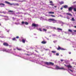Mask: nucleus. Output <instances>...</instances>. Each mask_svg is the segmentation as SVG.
I'll list each match as a JSON object with an SVG mask.
<instances>
[{
  "instance_id": "c756f323",
  "label": "nucleus",
  "mask_w": 76,
  "mask_h": 76,
  "mask_svg": "<svg viewBox=\"0 0 76 76\" xmlns=\"http://www.w3.org/2000/svg\"><path fill=\"white\" fill-rule=\"evenodd\" d=\"M56 55L57 56H59V54H58V53H57L56 54Z\"/></svg>"
},
{
  "instance_id": "cd10ccee",
  "label": "nucleus",
  "mask_w": 76,
  "mask_h": 76,
  "mask_svg": "<svg viewBox=\"0 0 76 76\" xmlns=\"http://www.w3.org/2000/svg\"><path fill=\"white\" fill-rule=\"evenodd\" d=\"M25 23V22H24V21H22V24L23 25V24H24V23Z\"/></svg>"
},
{
  "instance_id": "6ab92c4d",
  "label": "nucleus",
  "mask_w": 76,
  "mask_h": 76,
  "mask_svg": "<svg viewBox=\"0 0 76 76\" xmlns=\"http://www.w3.org/2000/svg\"><path fill=\"white\" fill-rule=\"evenodd\" d=\"M43 31H45V32H46V31H47V30L45 29L44 28H43Z\"/></svg>"
},
{
  "instance_id": "e433bc0d",
  "label": "nucleus",
  "mask_w": 76,
  "mask_h": 76,
  "mask_svg": "<svg viewBox=\"0 0 76 76\" xmlns=\"http://www.w3.org/2000/svg\"><path fill=\"white\" fill-rule=\"evenodd\" d=\"M26 54V55H27V56H30V55H29V54Z\"/></svg>"
},
{
  "instance_id": "2f4dec72",
  "label": "nucleus",
  "mask_w": 76,
  "mask_h": 76,
  "mask_svg": "<svg viewBox=\"0 0 76 76\" xmlns=\"http://www.w3.org/2000/svg\"><path fill=\"white\" fill-rule=\"evenodd\" d=\"M50 3H52V4H53V1H50Z\"/></svg>"
},
{
  "instance_id": "7c9ffc66",
  "label": "nucleus",
  "mask_w": 76,
  "mask_h": 76,
  "mask_svg": "<svg viewBox=\"0 0 76 76\" xmlns=\"http://www.w3.org/2000/svg\"><path fill=\"white\" fill-rule=\"evenodd\" d=\"M39 30L40 31H41V32L42 31V30L41 28H40L39 29Z\"/></svg>"
},
{
  "instance_id": "37998d69",
  "label": "nucleus",
  "mask_w": 76,
  "mask_h": 76,
  "mask_svg": "<svg viewBox=\"0 0 76 76\" xmlns=\"http://www.w3.org/2000/svg\"><path fill=\"white\" fill-rule=\"evenodd\" d=\"M69 53V54H71V53L70 52Z\"/></svg>"
},
{
  "instance_id": "2eb2a0df",
  "label": "nucleus",
  "mask_w": 76,
  "mask_h": 76,
  "mask_svg": "<svg viewBox=\"0 0 76 76\" xmlns=\"http://www.w3.org/2000/svg\"><path fill=\"white\" fill-rule=\"evenodd\" d=\"M49 13H50V14H54V12H49Z\"/></svg>"
},
{
  "instance_id": "aec40b11",
  "label": "nucleus",
  "mask_w": 76,
  "mask_h": 76,
  "mask_svg": "<svg viewBox=\"0 0 76 76\" xmlns=\"http://www.w3.org/2000/svg\"><path fill=\"white\" fill-rule=\"evenodd\" d=\"M0 5L1 6L2 5V6H5V4H3V3H0Z\"/></svg>"
},
{
  "instance_id": "6e6552de",
  "label": "nucleus",
  "mask_w": 76,
  "mask_h": 76,
  "mask_svg": "<svg viewBox=\"0 0 76 76\" xmlns=\"http://www.w3.org/2000/svg\"><path fill=\"white\" fill-rule=\"evenodd\" d=\"M72 9H73L72 7H69L68 8V11H69V12L72 11Z\"/></svg>"
},
{
  "instance_id": "4468645a",
  "label": "nucleus",
  "mask_w": 76,
  "mask_h": 76,
  "mask_svg": "<svg viewBox=\"0 0 76 76\" xmlns=\"http://www.w3.org/2000/svg\"><path fill=\"white\" fill-rule=\"evenodd\" d=\"M22 42L23 43H25V40L23 39L22 40Z\"/></svg>"
},
{
  "instance_id": "423d86ee",
  "label": "nucleus",
  "mask_w": 76,
  "mask_h": 76,
  "mask_svg": "<svg viewBox=\"0 0 76 76\" xmlns=\"http://www.w3.org/2000/svg\"><path fill=\"white\" fill-rule=\"evenodd\" d=\"M56 69H63L64 70H65V68H59V66H56Z\"/></svg>"
},
{
  "instance_id": "39448f33",
  "label": "nucleus",
  "mask_w": 76,
  "mask_h": 76,
  "mask_svg": "<svg viewBox=\"0 0 76 76\" xmlns=\"http://www.w3.org/2000/svg\"><path fill=\"white\" fill-rule=\"evenodd\" d=\"M58 50H65V49L61 48L60 46H58V48H57Z\"/></svg>"
},
{
  "instance_id": "5701e85b",
  "label": "nucleus",
  "mask_w": 76,
  "mask_h": 76,
  "mask_svg": "<svg viewBox=\"0 0 76 76\" xmlns=\"http://www.w3.org/2000/svg\"><path fill=\"white\" fill-rule=\"evenodd\" d=\"M8 12H11V13H12V12H13V11L12 10H9L8 11Z\"/></svg>"
},
{
  "instance_id": "c85d7f7f",
  "label": "nucleus",
  "mask_w": 76,
  "mask_h": 76,
  "mask_svg": "<svg viewBox=\"0 0 76 76\" xmlns=\"http://www.w3.org/2000/svg\"><path fill=\"white\" fill-rule=\"evenodd\" d=\"M50 5L51 6H54V4H50Z\"/></svg>"
},
{
  "instance_id": "7ed1b4c3",
  "label": "nucleus",
  "mask_w": 76,
  "mask_h": 76,
  "mask_svg": "<svg viewBox=\"0 0 76 76\" xmlns=\"http://www.w3.org/2000/svg\"><path fill=\"white\" fill-rule=\"evenodd\" d=\"M48 20L49 21H53V23H56L57 22V20L53 19V18H50L48 19Z\"/></svg>"
},
{
  "instance_id": "4c0bfd02",
  "label": "nucleus",
  "mask_w": 76,
  "mask_h": 76,
  "mask_svg": "<svg viewBox=\"0 0 76 76\" xmlns=\"http://www.w3.org/2000/svg\"><path fill=\"white\" fill-rule=\"evenodd\" d=\"M61 61H63V60L61 59Z\"/></svg>"
},
{
  "instance_id": "dca6fc26",
  "label": "nucleus",
  "mask_w": 76,
  "mask_h": 76,
  "mask_svg": "<svg viewBox=\"0 0 76 76\" xmlns=\"http://www.w3.org/2000/svg\"><path fill=\"white\" fill-rule=\"evenodd\" d=\"M50 16L53 18H56V16L55 15H50Z\"/></svg>"
},
{
  "instance_id": "9d476101",
  "label": "nucleus",
  "mask_w": 76,
  "mask_h": 76,
  "mask_svg": "<svg viewBox=\"0 0 76 76\" xmlns=\"http://www.w3.org/2000/svg\"><path fill=\"white\" fill-rule=\"evenodd\" d=\"M67 67L68 68H72V66L70 65H68L67 66Z\"/></svg>"
},
{
  "instance_id": "72a5a7b5",
  "label": "nucleus",
  "mask_w": 76,
  "mask_h": 76,
  "mask_svg": "<svg viewBox=\"0 0 76 76\" xmlns=\"http://www.w3.org/2000/svg\"><path fill=\"white\" fill-rule=\"evenodd\" d=\"M69 70L71 72H73V71L70 69H69Z\"/></svg>"
},
{
  "instance_id": "ea45409f",
  "label": "nucleus",
  "mask_w": 76,
  "mask_h": 76,
  "mask_svg": "<svg viewBox=\"0 0 76 76\" xmlns=\"http://www.w3.org/2000/svg\"><path fill=\"white\" fill-rule=\"evenodd\" d=\"M54 7L56 8V7H57L56 6H55Z\"/></svg>"
},
{
  "instance_id": "a18cd8bd",
  "label": "nucleus",
  "mask_w": 76,
  "mask_h": 76,
  "mask_svg": "<svg viewBox=\"0 0 76 76\" xmlns=\"http://www.w3.org/2000/svg\"><path fill=\"white\" fill-rule=\"evenodd\" d=\"M10 50H12V49H11Z\"/></svg>"
},
{
  "instance_id": "473e14b6",
  "label": "nucleus",
  "mask_w": 76,
  "mask_h": 76,
  "mask_svg": "<svg viewBox=\"0 0 76 76\" xmlns=\"http://www.w3.org/2000/svg\"><path fill=\"white\" fill-rule=\"evenodd\" d=\"M57 40H55V41H53V42H54V43H56V42H57Z\"/></svg>"
},
{
  "instance_id": "f8f14e48",
  "label": "nucleus",
  "mask_w": 76,
  "mask_h": 76,
  "mask_svg": "<svg viewBox=\"0 0 76 76\" xmlns=\"http://www.w3.org/2000/svg\"><path fill=\"white\" fill-rule=\"evenodd\" d=\"M66 14L68 15H69V16H72V15L70 13H66Z\"/></svg>"
},
{
  "instance_id": "a878e982",
  "label": "nucleus",
  "mask_w": 76,
  "mask_h": 76,
  "mask_svg": "<svg viewBox=\"0 0 76 76\" xmlns=\"http://www.w3.org/2000/svg\"><path fill=\"white\" fill-rule=\"evenodd\" d=\"M74 10V12H76V8H74L73 9Z\"/></svg>"
},
{
  "instance_id": "de8ad7c7",
  "label": "nucleus",
  "mask_w": 76,
  "mask_h": 76,
  "mask_svg": "<svg viewBox=\"0 0 76 76\" xmlns=\"http://www.w3.org/2000/svg\"><path fill=\"white\" fill-rule=\"evenodd\" d=\"M14 18H13V19H14Z\"/></svg>"
},
{
  "instance_id": "f03ea898",
  "label": "nucleus",
  "mask_w": 76,
  "mask_h": 76,
  "mask_svg": "<svg viewBox=\"0 0 76 76\" xmlns=\"http://www.w3.org/2000/svg\"><path fill=\"white\" fill-rule=\"evenodd\" d=\"M45 64L48 66H49L50 65H51L52 66H53L54 64V63L51 62H45Z\"/></svg>"
},
{
  "instance_id": "9b49d317",
  "label": "nucleus",
  "mask_w": 76,
  "mask_h": 76,
  "mask_svg": "<svg viewBox=\"0 0 76 76\" xmlns=\"http://www.w3.org/2000/svg\"><path fill=\"white\" fill-rule=\"evenodd\" d=\"M63 7L64 8H65V9H67V8H68V6L66 5H64Z\"/></svg>"
},
{
  "instance_id": "4be33fe9",
  "label": "nucleus",
  "mask_w": 76,
  "mask_h": 76,
  "mask_svg": "<svg viewBox=\"0 0 76 76\" xmlns=\"http://www.w3.org/2000/svg\"><path fill=\"white\" fill-rule=\"evenodd\" d=\"M25 25H28V22H25Z\"/></svg>"
},
{
  "instance_id": "c9c22d12",
  "label": "nucleus",
  "mask_w": 76,
  "mask_h": 76,
  "mask_svg": "<svg viewBox=\"0 0 76 76\" xmlns=\"http://www.w3.org/2000/svg\"><path fill=\"white\" fill-rule=\"evenodd\" d=\"M61 10H63V8L61 7L60 8Z\"/></svg>"
},
{
  "instance_id": "79ce46f5",
  "label": "nucleus",
  "mask_w": 76,
  "mask_h": 76,
  "mask_svg": "<svg viewBox=\"0 0 76 76\" xmlns=\"http://www.w3.org/2000/svg\"><path fill=\"white\" fill-rule=\"evenodd\" d=\"M74 32H76V30H74Z\"/></svg>"
},
{
  "instance_id": "58836bf2",
  "label": "nucleus",
  "mask_w": 76,
  "mask_h": 76,
  "mask_svg": "<svg viewBox=\"0 0 76 76\" xmlns=\"http://www.w3.org/2000/svg\"><path fill=\"white\" fill-rule=\"evenodd\" d=\"M64 66H67V65L66 64H64Z\"/></svg>"
},
{
  "instance_id": "1a4fd4ad",
  "label": "nucleus",
  "mask_w": 76,
  "mask_h": 76,
  "mask_svg": "<svg viewBox=\"0 0 76 76\" xmlns=\"http://www.w3.org/2000/svg\"><path fill=\"white\" fill-rule=\"evenodd\" d=\"M46 43L47 41L45 40H43L41 42V43L42 44H45Z\"/></svg>"
},
{
  "instance_id": "393cba45",
  "label": "nucleus",
  "mask_w": 76,
  "mask_h": 76,
  "mask_svg": "<svg viewBox=\"0 0 76 76\" xmlns=\"http://www.w3.org/2000/svg\"><path fill=\"white\" fill-rule=\"evenodd\" d=\"M72 21H75V19H74V18H72Z\"/></svg>"
},
{
  "instance_id": "f257e3e1",
  "label": "nucleus",
  "mask_w": 76,
  "mask_h": 76,
  "mask_svg": "<svg viewBox=\"0 0 76 76\" xmlns=\"http://www.w3.org/2000/svg\"><path fill=\"white\" fill-rule=\"evenodd\" d=\"M5 3H6L7 4H10V5H11V6H12V4H13V5H14V6H19V4H10V2L7 1H5Z\"/></svg>"
},
{
  "instance_id": "f3484780",
  "label": "nucleus",
  "mask_w": 76,
  "mask_h": 76,
  "mask_svg": "<svg viewBox=\"0 0 76 76\" xmlns=\"http://www.w3.org/2000/svg\"><path fill=\"white\" fill-rule=\"evenodd\" d=\"M57 30H58L59 31V30H60V31H62V29H61V28H57Z\"/></svg>"
},
{
  "instance_id": "49530a36",
  "label": "nucleus",
  "mask_w": 76,
  "mask_h": 76,
  "mask_svg": "<svg viewBox=\"0 0 76 76\" xmlns=\"http://www.w3.org/2000/svg\"><path fill=\"white\" fill-rule=\"evenodd\" d=\"M4 17H6V16H4Z\"/></svg>"
},
{
  "instance_id": "c03bdc74",
  "label": "nucleus",
  "mask_w": 76,
  "mask_h": 76,
  "mask_svg": "<svg viewBox=\"0 0 76 76\" xmlns=\"http://www.w3.org/2000/svg\"><path fill=\"white\" fill-rule=\"evenodd\" d=\"M1 23H0V26H1Z\"/></svg>"
},
{
  "instance_id": "f704fd0d",
  "label": "nucleus",
  "mask_w": 76,
  "mask_h": 76,
  "mask_svg": "<svg viewBox=\"0 0 76 76\" xmlns=\"http://www.w3.org/2000/svg\"><path fill=\"white\" fill-rule=\"evenodd\" d=\"M16 38L18 39L19 38V36H17L16 37Z\"/></svg>"
},
{
  "instance_id": "412c9836",
  "label": "nucleus",
  "mask_w": 76,
  "mask_h": 76,
  "mask_svg": "<svg viewBox=\"0 0 76 76\" xmlns=\"http://www.w3.org/2000/svg\"><path fill=\"white\" fill-rule=\"evenodd\" d=\"M51 52L52 53H56V51H52Z\"/></svg>"
},
{
  "instance_id": "a211bd4d",
  "label": "nucleus",
  "mask_w": 76,
  "mask_h": 76,
  "mask_svg": "<svg viewBox=\"0 0 76 76\" xmlns=\"http://www.w3.org/2000/svg\"><path fill=\"white\" fill-rule=\"evenodd\" d=\"M12 39L13 41H15L16 40V38L14 37Z\"/></svg>"
},
{
  "instance_id": "ddd939ff",
  "label": "nucleus",
  "mask_w": 76,
  "mask_h": 76,
  "mask_svg": "<svg viewBox=\"0 0 76 76\" xmlns=\"http://www.w3.org/2000/svg\"><path fill=\"white\" fill-rule=\"evenodd\" d=\"M59 4H64V2L63 1L60 2Z\"/></svg>"
},
{
  "instance_id": "20e7f679",
  "label": "nucleus",
  "mask_w": 76,
  "mask_h": 76,
  "mask_svg": "<svg viewBox=\"0 0 76 76\" xmlns=\"http://www.w3.org/2000/svg\"><path fill=\"white\" fill-rule=\"evenodd\" d=\"M38 24H35L33 23L32 24V27H38L39 26Z\"/></svg>"
},
{
  "instance_id": "0eeeda50",
  "label": "nucleus",
  "mask_w": 76,
  "mask_h": 76,
  "mask_svg": "<svg viewBox=\"0 0 76 76\" xmlns=\"http://www.w3.org/2000/svg\"><path fill=\"white\" fill-rule=\"evenodd\" d=\"M3 45H4V46H6V47H8V46H9V44L6 42L4 43L3 44Z\"/></svg>"
},
{
  "instance_id": "bb28decb",
  "label": "nucleus",
  "mask_w": 76,
  "mask_h": 76,
  "mask_svg": "<svg viewBox=\"0 0 76 76\" xmlns=\"http://www.w3.org/2000/svg\"><path fill=\"white\" fill-rule=\"evenodd\" d=\"M17 49L18 50H19V51H20L21 50H22V49H19V48H17Z\"/></svg>"
},
{
  "instance_id": "a19ab883",
  "label": "nucleus",
  "mask_w": 76,
  "mask_h": 76,
  "mask_svg": "<svg viewBox=\"0 0 76 76\" xmlns=\"http://www.w3.org/2000/svg\"><path fill=\"white\" fill-rule=\"evenodd\" d=\"M74 28H76V26H74Z\"/></svg>"
},
{
  "instance_id": "b1692460",
  "label": "nucleus",
  "mask_w": 76,
  "mask_h": 76,
  "mask_svg": "<svg viewBox=\"0 0 76 76\" xmlns=\"http://www.w3.org/2000/svg\"><path fill=\"white\" fill-rule=\"evenodd\" d=\"M68 31H69V32H72V30L70 29H69Z\"/></svg>"
}]
</instances>
